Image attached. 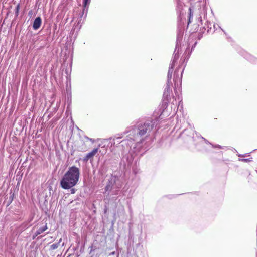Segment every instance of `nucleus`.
<instances>
[{
	"label": "nucleus",
	"instance_id": "1",
	"mask_svg": "<svg viewBox=\"0 0 257 257\" xmlns=\"http://www.w3.org/2000/svg\"><path fill=\"white\" fill-rule=\"evenodd\" d=\"M79 177V169L75 166L70 167L60 181L61 187L64 189H71L77 184Z\"/></svg>",
	"mask_w": 257,
	"mask_h": 257
},
{
	"label": "nucleus",
	"instance_id": "2",
	"mask_svg": "<svg viewBox=\"0 0 257 257\" xmlns=\"http://www.w3.org/2000/svg\"><path fill=\"white\" fill-rule=\"evenodd\" d=\"M153 128V124L152 121L146 122L139 125L138 134L141 136L145 135L150 132Z\"/></svg>",
	"mask_w": 257,
	"mask_h": 257
},
{
	"label": "nucleus",
	"instance_id": "3",
	"mask_svg": "<svg viewBox=\"0 0 257 257\" xmlns=\"http://www.w3.org/2000/svg\"><path fill=\"white\" fill-rule=\"evenodd\" d=\"M98 152V148L94 149L91 152L88 153L83 159V161L87 162L88 160L93 159V157Z\"/></svg>",
	"mask_w": 257,
	"mask_h": 257
},
{
	"label": "nucleus",
	"instance_id": "4",
	"mask_svg": "<svg viewBox=\"0 0 257 257\" xmlns=\"http://www.w3.org/2000/svg\"><path fill=\"white\" fill-rule=\"evenodd\" d=\"M42 20L40 17H37L34 22L33 28L34 30L39 29L41 25Z\"/></svg>",
	"mask_w": 257,
	"mask_h": 257
},
{
	"label": "nucleus",
	"instance_id": "5",
	"mask_svg": "<svg viewBox=\"0 0 257 257\" xmlns=\"http://www.w3.org/2000/svg\"><path fill=\"white\" fill-rule=\"evenodd\" d=\"M47 229H48L47 224V223H46V224L44 226L40 227L38 229V230H37L36 231V235H39L43 233L44 232L46 231L47 230Z\"/></svg>",
	"mask_w": 257,
	"mask_h": 257
},
{
	"label": "nucleus",
	"instance_id": "6",
	"mask_svg": "<svg viewBox=\"0 0 257 257\" xmlns=\"http://www.w3.org/2000/svg\"><path fill=\"white\" fill-rule=\"evenodd\" d=\"M113 185V184L112 182L111 181H109L105 187V191L106 192L111 190L112 189Z\"/></svg>",
	"mask_w": 257,
	"mask_h": 257
},
{
	"label": "nucleus",
	"instance_id": "7",
	"mask_svg": "<svg viewBox=\"0 0 257 257\" xmlns=\"http://www.w3.org/2000/svg\"><path fill=\"white\" fill-rule=\"evenodd\" d=\"M19 10H20V4H18L17 5L16 8L15 9V14L17 16H18V15H19Z\"/></svg>",
	"mask_w": 257,
	"mask_h": 257
},
{
	"label": "nucleus",
	"instance_id": "8",
	"mask_svg": "<svg viewBox=\"0 0 257 257\" xmlns=\"http://www.w3.org/2000/svg\"><path fill=\"white\" fill-rule=\"evenodd\" d=\"M58 246H59V243L53 244L51 245L50 248L52 250H55V249H57L58 247Z\"/></svg>",
	"mask_w": 257,
	"mask_h": 257
},
{
	"label": "nucleus",
	"instance_id": "9",
	"mask_svg": "<svg viewBox=\"0 0 257 257\" xmlns=\"http://www.w3.org/2000/svg\"><path fill=\"white\" fill-rule=\"evenodd\" d=\"M90 2V0H84V8H87V6L89 4Z\"/></svg>",
	"mask_w": 257,
	"mask_h": 257
},
{
	"label": "nucleus",
	"instance_id": "10",
	"mask_svg": "<svg viewBox=\"0 0 257 257\" xmlns=\"http://www.w3.org/2000/svg\"><path fill=\"white\" fill-rule=\"evenodd\" d=\"M189 17H190V18H191V17H192V16H193V14L192 13V10H191V8H189Z\"/></svg>",
	"mask_w": 257,
	"mask_h": 257
},
{
	"label": "nucleus",
	"instance_id": "11",
	"mask_svg": "<svg viewBox=\"0 0 257 257\" xmlns=\"http://www.w3.org/2000/svg\"><path fill=\"white\" fill-rule=\"evenodd\" d=\"M75 191L76 190H75V189L74 188H71V190H70L71 193V194H74L75 193Z\"/></svg>",
	"mask_w": 257,
	"mask_h": 257
},
{
	"label": "nucleus",
	"instance_id": "12",
	"mask_svg": "<svg viewBox=\"0 0 257 257\" xmlns=\"http://www.w3.org/2000/svg\"><path fill=\"white\" fill-rule=\"evenodd\" d=\"M38 235H36V232H35V233L34 234V235H33L32 236V239L34 240V239H35V238Z\"/></svg>",
	"mask_w": 257,
	"mask_h": 257
},
{
	"label": "nucleus",
	"instance_id": "13",
	"mask_svg": "<svg viewBox=\"0 0 257 257\" xmlns=\"http://www.w3.org/2000/svg\"><path fill=\"white\" fill-rule=\"evenodd\" d=\"M190 22H191V18H190V17H189L188 24H189Z\"/></svg>",
	"mask_w": 257,
	"mask_h": 257
}]
</instances>
